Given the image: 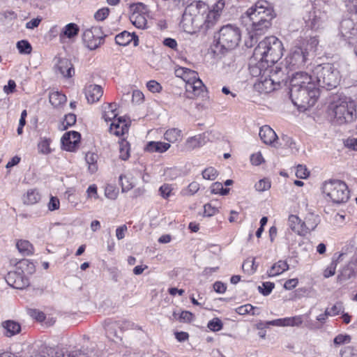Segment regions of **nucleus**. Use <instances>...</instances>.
I'll list each match as a JSON object with an SVG mask.
<instances>
[{
	"mask_svg": "<svg viewBox=\"0 0 357 357\" xmlns=\"http://www.w3.org/2000/svg\"><path fill=\"white\" fill-rule=\"evenodd\" d=\"M341 37L351 46L357 50V24L350 19L342 20L340 24Z\"/></svg>",
	"mask_w": 357,
	"mask_h": 357,
	"instance_id": "nucleus-10",
	"label": "nucleus"
},
{
	"mask_svg": "<svg viewBox=\"0 0 357 357\" xmlns=\"http://www.w3.org/2000/svg\"><path fill=\"white\" fill-rule=\"evenodd\" d=\"M275 13L271 3L267 1L260 0L255 3L241 16V20L246 25H250L255 34L264 33L271 26V21Z\"/></svg>",
	"mask_w": 357,
	"mask_h": 357,
	"instance_id": "nucleus-1",
	"label": "nucleus"
},
{
	"mask_svg": "<svg viewBox=\"0 0 357 357\" xmlns=\"http://www.w3.org/2000/svg\"><path fill=\"white\" fill-rule=\"evenodd\" d=\"M84 92L88 102L91 104L98 102L103 94L102 88L97 84L86 86Z\"/></svg>",
	"mask_w": 357,
	"mask_h": 357,
	"instance_id": "nucleus-17",
	"label": "nucleus"
},
{
	"mask_svg": "<svg viewBox=\"0 0 357 357\" xmlns=\"http://www.w3.org/2000/svg\"><path fill=\"white\" fill-rule=\"evenodd\" d=\"M211 192L212 194H220L222 195H225L229 193V189L224 188L221 183L215 182L212 184L211 187Z\"/></svg>",
	"mask_w": 357,
	"mask_h": 357,
	"instance_id": "nucleus-42",
	"label": "nucleus"
},
{
	"mask_svg": "<svg viewBox=\"0 0 357 357\" xmlns=\"http://www.w3.org/2000/svg\"><path fill=\"white\" fill-rule=\"evenodd\" d=\"M318 223L317 222L313 215H310L308 217L305 218V220L303 222V236L309 233L310 231L314 230Z\"/></svg>",
	"mask_w": 357,
	"mask_h": 357,
	"instance_id": "nucleus-34",
	"label": "nucleus"
},
{
	"mask_svg": "<svg viewBox=\"0 0 357 357\" xmlns=\"http://www.w3.org/2000/svg\"><path fill=\"white\" fill-rule=\"evenodd\" d=\"M54 353V349L51 347H43L40 351L30 357H50V356H52Z\"/></svg>",
	"mask_w": 357,
	"mask_h": 357,
	"instance_id": "nucleus-57",
	"label": "nucleus"
},
{
	"mask_svg": "<svg viewBox=\"0 0 357 357\" xmlns=\"http://www.w3.org/2000/svg\"><path fill=\"white\" fill-rule=\"evenodd\" d=\"M255 309V307H253L252 305L246 304L237 307L236 309V312L241 315H245L247 314H250V312L253 311Z\"/></svg>",
	"mask_w": 357,
	"mask_h": 357,
	"instance_id": "nucleus-56",
	"label": "nucleus"
},
{
	"mask_svg": "<svg viewBox=\"0 0 357 357\" xmlns=\"http://www.w3.org/2000/svg\"><path fill=\"white\" fill-rule=\"evenodd\" d=\"M204 134L197 135L186 139L185 143V148L188 150H193L195 149L201 147L206 144Z\"/></svg>",
	"mask_w": 357,
	"mask_h": 357,
	"instance_id": "nucleus-24",
	"label": "nucleus"
},
{
	"mask_svg": "<svg viewBox=\"0 0 357 357\" xmlns=\"http://www.w3.org/2000/svg\"><path fill=\"white\" fill-rule=\"evenodd\" d=\"M1 326L3 329V335L8 337H11L21 331L20 324L13 320H6L3 321Z\"/></svg>",
	"mask_w": 357,
	"mask_h": 357,
	"instance_id": "nucleus-21",
	"label": "nucleus"
},
{
	"mask_svg": "<svg viewBox=\"0 0 357 357\" xmlns=\"http://www.w3.org/2000/svg\"><path fill=\"white\" fill-rule=\"evenodd\" d=\"M79 31V28L75 23H69L66 25L60 33V38H67L69 39L76 37Z\"/></svg>",
	"mask_w": 357,
	"mask_h": 357,
	"instance_id": "nucleus-26",
	"label": "nucleus"
},
{
	"mask_svg": "<svg viewBox=\"0 0 357 357\" xmlns=\"http://www.w3.org/2000/svg\"><path fill=\"white\" fill-rule=\"evenodd\" d=\"M208 328L212 331H219L223 327V324L219 318H213L211 320L207 325Z\"/></svg>",
	"mask_w": 357,
	"mask_h": 357,
	"instance_id": "nucleus-45",
	"label": "nucleus"
},
{
	"mask_svg": "<svg viewBox=\"0 0 357 357\" xmlns=\"http://www.w3.org/2000/svg\"><path fill=\"white\" fill-rule=\"evenodd\" d=\"M102 107H103L102 117L105 121H112V119L114 120L116 119L117 114L116 112V105L115 103L106 104Z\"/></svg>",
	"mask_w": 357,
	"mask_h": 357,
	"instance_id": "nucleus-32",
	"label": "nucleus"
},
{
	"mask_svg": "<svg viewBox=\"0 0 357 357\" xmlns=\"http://www.w3.org/2000/svg\"><path fill=\"white\" fill-rule=\"evenodd\" d=\"M119 157L123 160H126L130 157V146L127 141H122L119 144Z\"/></svg>",
	"mask_w": 357,
	"mask_h": 357,
	"instance_id": "nucleus-40",
	"label": "nucleus"
},
{
	"mask_svg": "<svg viewBox=\"0 0 357 357\" xmlns=\"http://www.w3.org/2000/svg\"><path fill=\"white\" fill-rule=\"evenodd\" d=\"M351 337L349 335L340 334L334 338V344L336 345H340L347 344L351 342Z\"/></svg>",
	"mask_w": 357,
	"mask_h": 357,
	"instance_id": "nucleus-53",
	"label": "nucleus"
},
{
	"mask_svg": "<svg viewBox=\"0 0 357 357\" xmlns=\"http://www.w3.org/2000/svg\"><path fill=\"white\" fill-rule=\"evenodd\" d=\"M204 89L205 86L199 78L195 79L191 83L185 84V90L190 98L200 96L204 92Z\"/></svg>",
	"mask_w": 357,
	"mask_h": 357,
	"instance_id": "nucleus-18",
	"label": "nucleus"
},
{
	"mask_svg": "<svg viewBox=\"0 0 357 357\" xmlns=\"http://www.w3.org/2000/svg\"><path fill=\"white\" fill-rule=\"evenodd\" d=\"M356 103L351 98L338 95L333 97L329 105L334 121L339 125L351 123L356 119Z\"/></svg>",
	"mask_w": 357,
	"mask_h": 357,
	"instance_id": "nucleus-3",
	"label": "nucleus"
},
{
	"mask_svg": "<svg viewBox=\"0 0 357 357\" xmlns=\"http://www.w3.org/2000/svg\"><path fill=\"white\" fill-rule=\"evenodd\" d=\"M185 74L186 75H185L183 80L185 82V84L189 82L191 83V82L199 78L197 73L189 68L187 69Z\"/></svg>",
	"mask_w": 357,
	"mask_h": 357,
	"instance_id": "nucleus-55",
	"label": "nucleus"
},
{
	"mask_svg": "<svg viewBox=\"0 0 357 357\" xmlns=\"http://www.w3.org/2000/svg\"><path fill=\"white\" fill-rule=\"evenodd\" d=\"M284 327L285 326H296L299 327L302 325L303 322V316L302 315H297L294 317H286L284 318Z\"/></svg>",
	"mask_w": 357,
	"mask_h": 357,
	"instance_id": "nucleus-38",
	"label": "nucleus"
},
{
	"mask_svg": "<svg viewBox=\"0 0 357 357\" xmlns=\"http://www.w3.org/2000/svg\"><path fill=\"white\" fill-rule=\"evenodd\" d=\"M296 175L298 178H305L309 175V172L305 166L299 165L296 167Z\"/></svg>",
	"mask_w": 357,
	"mask_h": 357,
	"instance_id": "nucleus-62",
	"label": "nucleus"
},
{
	"mask_svg": "<svg viewBox=\"0 0 357 357\" xmlns=\"http://www.w3.org/2000/svg\"><path fill=\"white\" fill-rule=\"evenodd\" d=\"M170 148V144L162 142H150L145 149L149 152L164 153Z\"/></svg>",
	"mask_w": 357,
	"mask_h": 357,
	"instance_id": "nucleus-27",
	"label": "nucleus"
},
{
	"mask_svg": "<svg viewBox=\"0 0 357 357\" xmlns=\"http://www.w3.org/2000/svg\"><path fill=\"white\" fill-rule=\"evenodd\" d=\"M56 69L63 77H71L75 73L73 64L67 59H60L56 66Z\"/></svg>",
	"mask_w": 357,
	"mask_h": 357,
	"instance_id": "nucleus-19",
	"label": "nucleus"
},
{
	"mask_svg": "<svg viewBox=\"0 0 357 357\" xmlns=\"http://www.w3.org/2000/svg\"><path fill=\"white\" fill-rule=\"evenodd\" d=\"M40 194L36 189H30L23 197V202L27 205H32L38 203L40 199Z\"/></svg>",
	"mask_w": 357,
	"mask_h": 357,
	"instance_id": "nucleus-29",
	"label": "nucleus"
},
{
	"mask_svg": "<svg viewBox=\"0 0 357 357\" xmlns=\"http://www.w3.org/2000/svg\"><path fill=\"white\" fill-rule=\"evenodd\" d=\"M5 279L8 284L15 289H23L29 285V278L17 266L14 271L8 273Z\"/></svg>",
	"mask_w": 357,
	"mask_h": 357,
	"instance_id": "nucleus-13",
	"label": "nucleus"
},
{
	"mask_svg": "<svg viewBox=\"0 0 357 357\" xmlns=\"http://www.w3.org/2000/svg\"><path fill=\"white\" fill-rule=\"evenodd\" d=\"M289 89L290 98L293 104L299 109H307L314 106L319 96V89L316 84H310L306 88Z\"/></svg>",
	"mask_w": 357,
	"mask_h": 357,
	"instance_id": "nucleus-7",
	"label": "nucleus"
},
{
	"mask_svg": "<svg viewBox=\"0 0 357 357\" xmlns=\"http://www.w3.org/2000/svg\"><path fill=\"white\" fill-rule=\"evenodd\" d=\"M85 160L88 164L89 172L94 173L98 169L97 160L98 155L94 153H87L85 156Z\"/></svg>",
	"mask_w": 357,
	"mask_h": 357,
	"instance_id": "nucleus-36",
	"label": "nucleus"
},
{
	"mask_svg": "<svg viewBox=\"0 0 357 357\" xmlns=\"http://www.w3.org/2000/svg\"><path fill=\"white\" fill-rule=\"evenodd\" d=\"M250 161L252 165L257 166L264 162V159L261 152H257L251 155Z\"/></svg>",
	"mask_w": 357,
	"mask_h": 357,
	"instance_id": "nucleus-61",
	"label": "nucleus"
},
{
	"mask_svg": "<svg viewBox=\"0 0 357 357\" xmlns=\"http://www.w3.org/2000/svg\"><path fill=\"white\" fill-rule=\"evenodd\" d=\"M344 310L343 303L342 302L336 303L331 308L326 309V312L330 316H335L340 314Z\"/></svg>",
	"mask_w": 357,
	"mask_h": 357,
	"instance_id": "nucleus-49",
	"label": "nucleus"
},
{
	"mask_svg": "<svg viewBox=\"0 0 357 357\" xmlns=\"http://www.w3.org/2000/svg\"><path fill=\"white\" fill-rule=\"evenodd\" d=\"M120 323L118 321H107L105 322L104 328L108 337H120L118 329L120 328Z\"/></svg>",
	"mask_w": 357,
	"mask_h": 357,
	"instance_id": "nucleus-30",
	"label": "nucleus"
},
{
	"mask_svg": "<svg viewBox=\"0 0 357 357\" xmlns=\"http://www.w3.org/2000/svg\"><path fill=\"white\" fill-rule=\"evenodd\" d=\"M132 40L134 46H137L139 43L138 37L135 33L131 34L126 31L119 33L115 37L116 44L121 46H126Z\"/></svg>",
	"mask_w": 357,
	"mask_h": 357,
	"instance_id": "nucleus-20",
	"label": "nucleus"
},
{
	"mask_svg": "<svg viewBox=\"0 0 357 357\" xmlns=\"http://www.w3.org/2000/svg\"><path fill=\"white\" fill-rule=\"evenodd\" d=\"M207 4L199 1L189 4L184 10L180 26L184 31L193 33L197 31H206L212 28L206 14Z\"/></svg>",
	"mask_w": 357,
	"mask_h": 357,
	"instance_id": "nucleus-2",
	"label": "nucleus"
},
{
	"mask_svg": "<svg viewBox=\"0 0 357 357\" xmlns=\"http://www.w3.org/2000/svg\"><path fill=\"white\" fill-rule=\"evenodd\" d=\"M80 134L76 131L66 132L61 138L63 149L68 151H75L80 142Z\"/></svg>",
	"mask_w": 357,
	"mask_h": 357,
	"instance_id": "nucleus-15",
	"label": "nucleus"
},
{
	"mask_svg": "<svg viewBox=\"0 0 357 357\" xmlns=\"http://www.w3.org/2000/svg\"><path fill=\"white\" fill-rule=\"evenodd\" d=\"M288 225L292 231L298 235L303 236V222L298 216L294 215H289Z\"/></svg>",
	"mask_w": 357,
	"mask_h": 357,
	"instance_id": "nucleus-28",
	"label": "nucleus"
},
{
	"mask_svg": "<svg viewBox=\"0 0 357 357\" xmlns=\"http://www.w3.org/2000/svg\"><path fill=\"white\" fill-rule=\"evenodd\" d=\"M17 266L20 271H22V273L27 277L32 275L36 271L34 264L28 259L20 261L17 263Z\"/></svg>",
	"mask_w": 357,
	"mask_h": 357,
	"instance_id": "nucleus-31",
	"label": "nucleus"
},
{
	"mask_svg": "<svg viewBox=\"0 0 357 357\" xmlns=\"http://www.w3.org/2000/svg\"><path fill=\"white\" fill-rule=\"evenodd\" d=\"M319 45V40L317 37H311L306 43V44L303 43L301 46H303L305 48H307L309 52H315L317 50V46Z\"/></svg>",
	"mask_w": 357,
	"mask_h": 357,
	"instance_id": "nucleus-47",
	"label": "nucleus"
},
{
	"mask_svg": "<svg viewBox=\"0 0 357 357\" xmlns=\"http://www.w3.org/2000/svg\"><path fill=\"white\" fill-rule=\"evenodd\" d=\"M50 102L54 106V107H58L60 105L66 102V97L65 95L58 92H52L50 94Z\"/></svg>",
	"mask_w": 357,
	"mask_h": 357,
	"instance_id": "nucleus-37",
	"label": "nucleus"
},
{
	"mask_svg": "<svg viewBox=\"0 0 357 357\" xmlns=\"http://www.w3.org/2000/svg\"><path fill=\"white\" fill-rule=\"evenodd\" d=\"M241 40V31L237 26L227 24L222 26L218 38V45L225 50L236 47Z\"/></svg>",
	"mask_w": 357,
	"mask_h": 357,
	"instance_id": "nucleus-8",
	"label": "nucleus"
},
{
	"mask_svg": "<svg viewBox=\"0 0 357 357\" xmlns=\"http://www.w3.org/2000/svg\"><path fill=\"white\" fill-rule=\"evenodd\" d=\"M50 142L51 140L50 139L44 138L42 139L38 144V151L43 154H49L51 153L52 150L50 149Z\"/></svg>",
	"mask_w": 357,
	"mask_h": 357,
	"instance_id": "nucleus-39",
	"label": "nucleus"
},
{
	"mask_svg": "<svg viewBox=\"0 0 357 357\" xmlns=\"http://www.w3.org/2000/svg\"><path fill=\"white\" fill-rule=\"evenodd\" d=\"M17 47L21 54H29L31 52L32 47L31 44L25 40L18 41Z\"/></svg>",
	"mask_w": 357,
	"mask_h": 357,
	"instance_id": "nucleus-41",
	"label": "nucleus"
},
{
	"mask_svg": "<svg viewBox=\"0 0 357 357\" xmlns=\"http://www.w3.org/2000/svg\"><path fill=\"white\" fill-rule=\"evenodd\" d=\"M337 261L336 260L332 261L331 264L324 270V277L328 278L335 275Z\"/></svg>",
	"mask_w": 357,
	"mask_h": 357,
	"instance_id": "nucleus-52",
	"label": "nucleus"
},
{
	"mask_svg": "<svg viewBox=\"0 0 357 357\" xmlns=\"http://www.w3.org/2000/svg\"><path fill=\"white\" fill-rule=\"evenodd\" d=\"M308 59V50L301 45H294L285 59L287 68L294 70L303 67Z\"/></svg>",
	"mask_w": 357,
	"mask_h": 357,
	"instance_id": "nucleus-9",
	"label": "nucleus"
},
{
	"mask_svg": "<svg viewBox=\"0 0 357 357\" xmlns=\"http://www.w3.org/2000/svg\"><path fill=\"white\" fill-rule=\"evenodd\" d=\"M344 5L349 13L357 15V0H345Z\"/></svg>",
	"mask_w": 357,
	"mask_h": 357,
	"instance_id": "nucleus-51",
	"label": "nucleus"
},
{
	"mask_svg": "<svg viewBox=\"0 0 357 357\" xmlns=\"http://www.w3.org/2000/svg\"><path fill=\"white\" fill-rule=\"evenodd\" d=\"M76 123V115L74 114H68L65 116L64 121L63 125L64 129H66L68 126H72Z\"/></svg>",
	"mask_w": 357,
	"mask_h": 357,
	"instance_id": "nucleus-59",
	"label": "nucleus"
},
{
	"mask_svg": "<svg viewBox=\"0 0 357 357\" xmlns=\"http://www.w3.org/2000/svg\"><path fill=\"white\" fill-rule=\"evenodd\" d=\"M321 190L326 199L335 204L346 203L349 199L348 187L340 180L331 179L325 181Z\"/></svg>",
	"mask_w": 357,
	"mask_h": 357,
	"instance_id": "nucleus-6",
	"label": "nucleus"
},
{
	"mask_svg": "<svg viewBox=\"0 0 357 357\" xmlns=\"http://www.w3.org/2000/svg\"><path fill=\"white\" fill-rule=\"evenodd\" d=\"M105 196L110 199H116L119 195V190L112 185H107L105 190Z\"/></svg>",
	"mask_w": 357,
	"mask_h": 357,
	"instance_id": "nucleus-44",
	"label": "nucleus"
},
{
	"mask_svg": "<svg viewBox=\"0 0 357 357\" xmlns=\"http://www.w3.org/2000/svg\"><path fill=\"white\" fill-rule=\"evenodd\" d=\"M217 176V170L212 167H208L202 172V176L204 179L213 181L216 178Z\"/></svg>",
	"mask_w": 357,
	"mask_h": 357,
	"instance_id": "nucleus-46",
	"label": "nucleus"
},
{
	"mask_svg": "<svg viewBox=\"0 0 357 357\" xmlns=\"http://www.w3.org/2000/svg\"><path fill=\"white\" fill-rule=\"evenodd\" d=\"M270 188L271 182L266 178L261 179L255 184V188L259 192L266 191Z\"/></svg>",
	"mask_w": 357,
	"mask_h": 357,
	"instance_id": "nucleus-50",
	"label": "nucleus"
},
{
	"mask_svg": "<svg viewBox=\"0 0 357 357\" xmlns=\"http://www.w3.org/2000/svg\"><path fill=\"white\" fill-rule=\"evenodd\" d=\"M132 14L130 15V20L134 26L138 29H144L147 27V20L146 13L147 6L142 3H136L130 6Z\"/></svg>",
	"mask_w": 357,
	"mask_h": 357,
	"instance_id": "nucleus-12",
	"label": "nucleus"
},
{
	"mask_svg": "<svg viewBox=\"0 0 357 357\" xmlns=\"http://www.w3.org/2000/svg\"><path fill=\"white\" fill-rule=\"evenodd\" d=\"M16 246L23 256H29L33 253V246L28 241L20 240L17 241Z\"/></svg>",
	"mask_w": 357,
	"mask_h": 357,
	"instance_id": "nucleus-33",
	"label": "nucleus"
},
{
	"mask_svg": "<svg viewBox=\"0 0 357 357\" xmlns=\"http://www.w3.org/2000/svg\"><path fill=\"white\" fill-rule=\"evenodd\" d=\"M82 40L89 50H96L101 45L103 40L101 28L100 26H92L86 29L82 33Z\"/></svg>",
	"mask_w": 357,
	"mask_h": 357,
	"instance_id": "nucleus-11",
	"label": "nucleus"
},
{
	"mask_svg": "<svg viewBox=\"0 0 357 357\" xmlns=\"http://www.w3.org/2000/svg\"><path fill=\"white\" fill-rule=\"evenodd\" d=\"M313 79V75H309L304 72H297L291 78L289 89H294V91L296 92L297 89L306 88L310 84H315L312 81Z\"/></svg>",
	"mask_w": 357,
	"mask_h": 357,
	"instance_id": "nucleus-14",
	"label": "nucleus"
},
{
	"mask_svg": "<svg viewBox=\"0 0 357 357\" xmlns=\"http://www.w3.org/2000/svg\"><path fill=\"white\" fill-rule=\"evenodd\" d=\"M172 190H173V188H172V186L170 185L165 183L160 186V188L159 189V192H160V195L163 198L167 199L170 196Z\"/></svg>",
	"mask_w": 357,
	"mask_h": 357,
	"instance_id": "nucleus-58",
	"label": "nucleus"
},
{
	"mask_svg": "<svg viewBox=\"0 0 357 357\" xmlns=\"http://www.w3.org/2000/svg\"><path fill=\"white\" fill-rule=\"evenodd\" d=\"M128 131V126L121 117L114 119L109 127V132L116 136L124 135Z\"/></svg>",
	"mask_w": 357,
	"mask_h": 357,
	"instance_id": "nucleus-22",
	"label": "nucleus"
},
{
	"mask_svg": "<svg viewBox=\"0 0 357 357\" xmlns=\"http://www.w3.org/2000/svg\"><path fill=\"white\" fill-rule=\"evenodd\" d=\"M181 134V130L178 128H171L167 130L164 134V138L169 143L177 142Z\"/></svg>",
	"mask_w": 357,
	"mask_h": 357,
	"instance_id": "nucleus-35",
	"label": "nucleus"
},
{
	"mask_svg": "<svg viewBox=\"0 0 357 357\" xmlns=\"http://www.w3.org/2000/svg\"><path fill=\"white\" fill-rule=\"evenodd\" d=\"M119 181L121 183V190L123 192H128L134 187L133 183L130 181V179L126 176L121 175L119 176Z\"/></svg>",
	"mask_w": 357,
	"mask_h": 357,
	"instance_id": "nucleus-43",
	"label": "nucleus"
},
{
	"mask_svg": "<svg viewBox=\"0 0 357 357\" xmlns=\"http://www.w3.org/2000/svg\"><path fill=\"white\" fill-rule=\"evenodd\" d=\"M109 13V9L108 8H102L99 9L94 15V17L96 20L102 21L107 17Z\"/></svg>",
	"mask_w": 357,
	"mask_h": 357,
	"instance_id": "nucleus-54",
	"label": "nucleus"
},
{
	"mask_svg": "<svg viewBox=\"0 0 357 357\" xmlns=\"http://www.w3.org/2000/svg\"><path fill=\"white\" fill-rule=\"evenodd\" d=\"M199 189V184L197 182H192L189 184L187 189L184 191V195H193L195 194Z\"/></svg>",
	"mask_w": 357,
	"mask_h": 357,
	"instance_id": "nucleus-60",
	"label": "nucleus"
},
{
	"mask_svg": "<svg viewBox=\"0 0 357 357\" xmlns=\"http://www.w3.org/2000/svg\"><path fill=\"white\" fill-rule=\"evenodd\" d=\"M29 315L38 321H43L45 319V314L38 310H31L29 311Z\"/></svg>",
	"mask_w": 357,
	"mask_h": 357,
	"instance_id": "nucleus-64",
	"label": "nucleus"
},
{
	"mask_svg": "<svg viewBox=\"0 0 357 357\" xmlns=\"http://www.w3.org/2000/svg\"><path fill=\"white\" fill-rule=\"evenodd\" d=\"M225 6V0H218L213 6L212 8H209V7L207 6L206 14L212 27H213L219 20Z\"/></svg>",
	"mask_w": 357,
	"mask_h": 357,
	"instance_id": "nucleus-16",
	"label": "nucleus"
},
{
	"mask_svg": "<svg viewBox=\"0 0 357 357\" xmlns=\"http://www.w3.org/2000/svg\"><path fill=\"white\" fill-rule=\"evenodd\" d=\"M259 135L263 142L266 144H272L278 139L275 131L268 126H262Z\"/></svg>",
	"mask_w": 357,
	"mask_h": 357,
	"instance_id": "nucleus-23",
	"label": "nucleus"
},
{
	"mask_svg": "<svg viewBox=\"0 0 357 357\" xmlns=\"http://www.w3.org/2000/svg\"><path fill=\"white\" fill-rule=\"evenodd\" d=\"M146 86L148 89L153 93L159 92L162 89L160 84L155 80L148 82Z\"/></svg>",
	"mask_w": 357,
	"mask_h": 357,
	"instance_id": "nucleus-63",
	"label": "nucleus"
},
{
	"mask_svg": "<svg viewBox=\"0 0 357 357\" xmlns=\"http://www.w3.org/2000/svg\"><path fill=\"white\" fill-rule=\"evenodd\" d=\"M289 264L286 261L280 260L273 264L267 271L268 277H275L279 275L289 269Z\"/></svg>",
	"mask_w": 357,
	"mask_h": 357,
	"instance_id": "nucleus-25",
	"label": "nucleus"
},
{
	"mask_svg": "<svg viewBox=\"0 0 357 357\" xmlns=\"http://www.w3.org/2000/svg\"><path fill=\"white\" fill-rule=\"evenodd\" d=\"M274 287L275 284L273 282H265L262 283V287L259 286L258 289L264 296H268L271 294Z\"/></svg>",
	"mask_w": 357,
	"mask_h": 357,
	"instance_id": "nucleus-48",
	"label": "nucleus"
},
{
	"mask_svg": "<svg viewBox=\"0 0 357 357\" xmlns=\"http://www.w3.org/2000/svg\"><path fill=\"white\" fill-rule=\"evenodd\" d=\"M283 45L275 36L265 38L255 49L254 55L267 63L277 62L283 54Z\"/></svg>",
	"mask_w": 357,
	"mask_h": 357,
	"instance_id": "nucleus-4",
	"label": "nucleus"
},
{
	"mask_svg": "<svg viewBox=\"0 0 357 357\" xmlns=\"http://www.w3.org/2000/svg\"><path fill=\"white\" fill-rule=\"evenodd\" d=\"M313 78L319 87L330 90L337 86L340 81L339 70L331 63L317 65L312 70Z\"/></svg>",
	"mask_w": 357,
	"mask_h": 357,
	"instance_id": "nucleus-5",
	"label": "nucleus"
}]
</instances>
